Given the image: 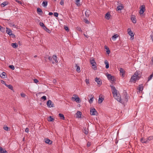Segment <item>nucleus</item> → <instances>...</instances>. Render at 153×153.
I'll return each instance as SVG.
<instances>
[{"label":"nucleus","instance_id":"obj_35","mask_svg":"<svg viewBox=\"0 0 153 153\" xmlns=\"http://www.w3.org/2000/svg\"><path fill=\"white\" fill-rule=\"evenodd\" d=\"M53 58L56 63H57L58 62V61L57 60V57L56 55H54L53 56Z\"/></svg>","mask_w":153,"mask_h":153},{"label":"nucleus","instance_id":"obj_53","mask_svg":"<svg viewBox=\"0 0 153 153\" xmlns=\"http://www.w3.org/2000/svg\"><path fill=\"white\" fill-rule=\"evenodd\" d=\"M54 16L56 17H57L58 16V13L57 12L54 13Z\"/></svg>","mask_w":153,"mask_h":153},{"label":"nucleus","instance_id":"obj_54","mask_svg":"<svg viewBox=\"0 0 153 153\" xmlns=\"http://www.w3.org/2000/svg\"><path fill=\"white\" fill-rule=\"evenodd\" d=\"M11 37L13 38H14L15 37V35L13 33L10 34V35Z\"/></svg>","mask_w":153,"mask_h":153},{"label":"nucleus","instance_id":"obj_24","mask_svg":"<svg viewBox=\"0 0 153 153\" xmlns=\"http://www.w3.org/2000/svg\"><path fill=\"white\" fill-rule=\"evenodd\" d=\"M123 100L124 101L126 102H127L128 101V95L123 96Z\"/></svg>","mask_w":153,"mask_h":153},{"label":"nucleus","instance_id":"obj_11","mask_svg":"<svg viewBox=\"0 0 153 153\" xmlns=\"http://www.w3.org/2000/svg\"><path fill=\"white\" fill-rule=\"evenodd\" d=\"M88 97H91V98L89 100V102L90 103H91L93 101L94 96L92 94H90L88 95Z\"/></svg>","mask_w":153,"mask_h":153},{"label":"nucleus","instance_id":"obj_34","mask_svg":"<svg viewBox=\"0 0 153 153\" xmlns=\"http://www.w3.org/2000/svg\"><path fill=\"white\" fill-rule=\"evenodd\" d=\"M43 29L48 33H51V31L46 27H44Z\"/></svg>","mask_w":153,"mask_h":153},{"label":"nucleus","instance_id":"obj_49","mask_svg":"<svg viewBox=\"0 0 153 153\" xmlns=\"http://www.w3.org/2000/svg\"><path fill=\"white\" fill-rule=\"evenodd\" d=\"M84 22L87 24H89V22L88 21V20L87 19H84Z\"/></svg>","mask_w":153,"mask_h":153},{"label":"nucleus","instance_id":"obj_56","mask_svg":"<svg viewBox=\"0 0 153 153\" xmlns=\"http://www.w3.org/2000/svg\"><path fill=\"white\" fill-rule=\"evenodd\" d=\"M60 4L61 5H63L64 4V0H61L60 2Z\"/></svg>","mask_w":153,"mask_h":153},{"label":"nucleus","instance_id":"obj_38","mask_svg":"<svg viewBox=\"0 0 153 153\" xmlns=\"http://www.w3.org/2000/svg\"><path fill=\"white\" fill-rule=\"evenodd\" d=\"M7 2L6 1L3 2L2 4H1V6L2 7H4L6 5H7Z\"/></svg>","mask_w":153,"mask_h":153},{"label":"nucleus","instance_id":"obj_43","mask_svg":"<svg viewBox=\"0 0 153 153\" xmlns=\"http://www.w3.org/2000/svg\"><path fill=\"white\" fill-rule=\"evenodd\" d=\"M120 73H122L123 74L122 75L123 76L124 74V73H125L124 69L122 68H120Z\"/></svg>","mask_w":153,"mask_h":153},{"label":"nucleus","instance_id":"obj_47","mask_svg":"<svg viewBox=\"0 0 153 153\" xmlns=\"http://www.w3.org/2000/svg\"><path fill=\"white\" fill-rule=\"evenodd\" d=\"M153 77V75L152 74H151L148 78V81L151 80Z\"/></svg>","mask_w":153,"mask_h":153},{"label":"nucleus","instance_id":"obj_46","mask_svg":"<svg viewBox=\"0 0 153 153\" xmlns=\"http://www.w3.org/2000/svg\"><path fill=\"white\" fill-rule=\"evenodd\" d=\"M41 100H45L47 99V98L46 96H44L42 97H41Z\"/></svg>","mask_w":153,"mask_h":153},{"label":"nucleus","instance_id":"obj_18","mask_svg":"<svg viewBox=\"0 0 153 153\" xmlns=\"http://www.w3.org/2000/svg\"><path fill=\"white\" fill-rule=\"evenodd\" d=\"M141 141L142 143H148V141L146 139H144L143 138H142L141 139Z\"/></svg>","mask_w":153,"mask_h":153},{"label":"nucleus","instance_id":"obj_45","mask_svg":"<svg viewBox=\"0 0 153 153\" xmlns=\"http://www.w3.org/2000/svg\"><path fill=\"white\" fill-rule=\"evenodd\" d=\"M80 1V0H75V1L76 2V4L77 6H79L80 5V4L78 3V2Z\"/></svg>","mask_w":153,"mask_h":153},{"label":"nucleus","instance_id":"obj_4","mask_svg":"<svg viewBox=\"0 0 153 153\" xmlns=\"http://www.w3.org/2000/svg\"><path fill=\"white\" fill-rule=\"evenodd\" d=\"M139 79L138 77H136V76L133 75L130 79V82L134 83L136 81Z\"/></svg>","mask_w":153,"mask_h":153},{"label":"nucleus","instance_id":"obj_1","mask_svg":"<svg viewBox=\"0 0 153 153\" xmlns=\"http://www.w3.org/2000/svg\"><path fill=\"white\" fill-rule=\"evenodd\" d=\"M113 97L117 101L122 103V99H121V96L120 94H117V95L114 96Z\"/></svg>","mask_w":153,"mask_h":153},{"label":"nucleus","instance_id":"obj_52","mask_svg":"<svg viewBox=\"0 0 153 153\" xmlns=\"http://www.w3.org/2000/svg\"><path fill=\"white\" fill-rule=\"evenodd\" d=\"M123 96L128 95L127 93V92L125 90H124L123 93Z\"/></svg>","mask_w":153,"mask_h":153},{"label":"nucleus","instance_id":"obj_33","mask_svg":"<svg viewBox=\"0 0 153 153\" xmlns=\"http://www.w3.org/2000/svg\"><path fill=\"white\" fill-rule=\"evenodd\" d=\"M123 7L121 6H117L116 8V10H121L123 8Z\"/></svg>","mask_w":153,"mask_h":153},{"label":"nucleus","instance_id":"obj_64","mask_svg":"<svg viewBox=\"0 0 153 153\" xmlns=\"http://www.w3.org/2000/svg\"><path fill=\"white\" fill-rule=\"evenodd\" d=\"M150 36L151 37V39H152V40L153 42V35H150Z\"/></svg>","mask_w":153,"mask_h":153},{"label":"nucleus","instance_id":"obj_41","mask_svg":"<svg viewBox=\"0 0 153 153\" xmlns=\"http://www.w3.org/2000/svg\"><path fill=\"white\" fill-rule=\"evenodd\" d=\"M96 64L92 65V68L94 70H96L97 69V66L95 65Z\"/></svg>","mask_w":153,"mask_h":153},{"label":"nucleus","instance_id":"obj_6","mask_svg":"<svg viewBox=\"0 0 153 153\" xmlns=\"http://www.w3.org/2000/svg\"><path fill=\"white\" fill-rule=\"evenodd\" d=\"M47 105L48 107L50 108L54 107V104L52 102L51 100H49L47 102Z\"/></svg>","mask_w":153,"mask_h":153},{"label":"nucleus","instance_id":"obj_14","mask_svg":"<svg viewBox=\"0 0 153 153\" xmlns=\"http://www.w3.org/2000/svg\"><path fill=\"white\" fill-rule=\"evenodd\" d=\"M110 16L111 15L110 13L109 12H108L105 14V18L107 20H109L110 18Z\"/></svg>","mask_w":153,"mask_h":153},{"label":"nucleus","instance_id":"obj_30","mask_svg":"<svg viewBox=\"0 0 153 153\" xmlns=\"http://www.w3.org/2000/svg\"><path fill=\"white\" fill-rule=\"evenodd\" d=\"M104 100L103 98H102V97H100V96H99V99L98 100V102L99 103H101L102 101L103 100Z\"/></svg>","mask_w":153,"mask_h":153},{"label":"nucleus","instance_id":"obj_16","mask_svg":"<svg viewBox=\"0 0 153 153\" xmlns=\"http://www.w3.org/2000/svg\"><path fill=\"white\" fill-rule=\"evenodd\" d=\"M6 32L7 34L10 35V34L12 33V31L10 29L7 27H6Z\"/></svg>","mask_w":153,"mask_h":153},{"label":"nucleus","instance_id":"obj_39","mask_svg":"<svg viewBox=\"0 0 153 153\" xmlns=\"http://www.w3.org/2000/svg\"><path fill=\"white\" fill-rule=\"evenodd\" d=\"M3 128L6 131H9L10 130V128L7 126H4Z\"/></svg>","mask_w":153,"mask_h":153},{"label":"nucleus","instance_id":"obj_32","mask_svg":"<svg viewBox=\"0 0 153 153\" xmlns=\"http://www.w3.org/2000/svg\"><path fill=\"white\" fill-rule=\"evenodd\" d=\"M59 116L60 117L61 119L63 120H65V117H64V115L62 114H59Z\"/></svg>","mask_w":153,"mask_h":153},{"label":"nucleus","instance_id":"obj_22","mask_svg":"<svg viewBox=\"0 0 153 153\" xmlns=\"http://www.w3.org/2000/svg\"><path fill=\"white\" fill-rule=\"evenodd\" d=\"M75 67L76 68V71L78 73H80L81 71L80 70V68L79 66H78L77 64H76Z\"/></svg>","mask_w":153,"mask_h":153},{"label":"nucleus","instance_id":"obj_57","mask_svg":"<svg viewBox=\"0 0 153 153\" xmlns=\"http://www.w3.org/2000/svg\"><path fill=\"white\" fill-rule=\"evenodd\" d=\"M91 145V142H88V143H87V146L88 147H89Z\"/></svg>","mask_w":153,"mask_h":153},{"label":"nucleus","instance_id":"obj_17","mask_svg":"<svg viewBox=\"0 0 153 153\" xmlns=\"http://www.w3.org/2000/svg\"><path fill=\"white\" fill-rule=\"evenodd\" d=\"M0 153H7V152L2 147H0Z\"/></svg>","mask_w":153,"mask_h":153},{"label":"nucleus","instance_id":"obj_25","mask_svg":"<svg viewBox=\"0 0 153 153\" xmlns=\"http://www.w3.org/2000/svg\"><path fill=\"white\" fill-rule=\"evenodd\" d=\"M11 46L13 48H17L18 45L16 43H12Z\"/></svg>","mask_w":153,"mask_h":153},{"label":"nucleus","instance_id":"obj_27","mask_svg":"<svg viewBox=\"0 0 153 153\" xmlns=\"http://www.w3.org/2000/svg\"><path fill=\"white\" fill-rule=\"evenodd\" d=\"M139 72L138 71H137L133 75L139 78L140 77L139 76Z\"/></svg>","mask_w":153,"mask_h":153},{"label":"nucleus","instance_id":"obj_40","mask_svg":"<svg viewBox=\"0 0 153 153\" xmlns=\"http://www.w3.org/2000/svg\"><path fill=\"white\" fill-rule=\"evenodd\" d=\"M1 83L4 84L6 86H12L11 85H7L5 83V82L3 80H1Z\"/></svg>","mask_w":153,"mask_h":153},{"label":"nucleus","instance_id":"obj_50","mask_svg":"<svg viewBox=\"0 0 153 153\" xmlns=\"http://www.w3.org/2000/svg\"><path fill=\"white\" fill-rule=\"evenodd\" d=\"M9 68H10L11 69H12V70H14V69H15V68H14V67L13 65H9Z\"/></svg>","mask_w":153,"mask_h":153},{"label":"nucleus","instance_id":"obj_58","mask_svg":"<svg viewBox=\"0 0 153 153\" xmlns=\"http://www.w3.org/2000/svg\"><path fill=\"white\" fill-rule=\"evenodd\" d=\"M33 81H34V82H35V83H37V82H39L38 80L36 79H33Z\"/></svg>","mask_w":153,"mask_h":153},{"label":"nucleus","instance_id":"obj_3","mask_svg":"<svg viewBox=\"0 0 153 153\" xmlns=\"http://www.w3.org/2000/svg\"><path fill=\"white\" fill-rule=\"evenodd\" d=\"M107 77L108 79L112 81V83H114L115 81L114 79V76H111L110 74H108L107 75Z\"/></svg>","mask_w":153,"mask_h":153},{"label":"nucleus","instance_id":"obj_12","mask_svg":"<svg viewBox=\"0 0 153 153\" xmlns=\"http://www.w3.org/2000/svg\"><path fill=\"white\" fill-rule=\"evenodd\" d=\"M45 140L46 143L49 145L51 144L52 143V141L48 138L45 139Z\"/></svg>","mask_w":153,"mask_h":153},{"label":"nucleus","instance_id":"obj_44","mask_svg":"<svg viewBox=\"0 0 153 153\" xmlns=\"http://www.w3.org/2000/svg\"><path fill=\"white\" fill-rule=\"evenodd\" d=\"M76 30L81 32H82V30H81V28L79 27H77L76 28Z\"/></svg>","mask_w":153,"mask_h":153},{"label":"nucleus","instance_id":"obj_10","mask_svg":"<svg viewBox=\"0 0 153 153\" xmlns=\"http://www.w3.org/2000/svg\"><path fill=\"white\" fill-rule=\"evenodd\" d=\"M71 100L72 101H75L76 102L78 103L80 101V99L78 97H76V98H75V97H72L71 98Z\"/></svg>","mask_w":153,"mask_h":153},{"label":"nucleus","instance_id":"obj_13","mask_svg":"<svg viewBox=\"0 0 153 153\" xmlns=\"http://www.w3.org/2000/svg\"><path fill=\"white\" fill-rule=\"evenodd\" d=\"M131 20L132 22L134 23H136L137 22L135 17L134 15H131Z\"/></svg>","mask_w":153,"mask_h":153},{"label":"nucleus","instance_id":"obj_2","mask_svg":"<svg viewBox=\"0 0 153 153\" xmlns=\"http://www.w3.org/2000/svg\"><path fill=\"white\" fill-rule=\"evenodd\" d=\"M112 92L113 96L117 94H119V92H118L117 90L116 89L115 87H111Z\"/></svg>","mask_w":153,"mask_h":153},{"label":"nucleus","instance_id":"obj_60","mask_svg":"<svg viewBox=\"0 0 153 153\" xmlns=\"http://www.w3.org/2000/svg\"><path fill=\"white\" fill-rule=\"evenodd\" d=\"M21 95L22 97H24L25 96V94L22 93L21 94Z\"/></svg>","mask_w":153,"mask_h":153},{"label":"nucleus","instance_id":"obj_31","mask_svg":"<svg viewBox=\"0 0 153 153\" xmlns=\"http://www.w3.org/2000/svg\"><path fill=\"white\" fill-rule=\"evenodd\" d=\"M76 114L77 116L78 117L80 118L81 117V116L82 114V113L80 111H78L77 112Z\"/></svg>","mask_w":153,"mask_h":153},{"label":"nucleus","instance_id":"obj_28","mask_svg":"<svg viewBox=\"0 0 153 153\" xmlns=\"http://www.w3.org/2000/svg\"><path fill=\"white\" fill-rule=\"evenodd\" d=\"M48 4V1H44L42 3V5L43 7H46Z\"/></svg>","mask_w":153,"mask_h":153},{"label":"nucleus","instance_id":"obj_20","mask_svg":"<svg viewBox=\"0 0 153 153\" xmlns=\"http://www.w3.org/2000/svg\"><path fill=\"white\" fill-rule=\"evenodd\" d=\"M90 14V12L89 10H87L86 11L85 14V16L87 17H88Z\"/></svg>","mask_w":153,"mask_h":153},{"label":"nucleus","instance_id":"obj_36","mask_svg":"<svg viewBox=\"0 0 153 153\" xmlns=\"http://www.w3.org/2000/svg\"><path fill=\"white\" fill-rule=\"evenodd\" d=\"M147 140L148 141V143L150 141L153 139V136H151L147 138Z\"/></svg>","mask_w":153,"mask_h":153},{"label":"nucleus","instance_id":"obj_7","mask_svg":"<svg viewBox=\"0 0 153 153\" xmlns=\"http://www.w3.org/2000/svg\"><path fill=\"white\" fill-rule=\"evenodd\" d=\"M140 10L139 13L140 14H142L145 10V6L144 5H142L140 7Z\"/></svg>","mask_w":153,"mask_h":153},{"label":"nucleus","instance_id":"obj_8","mask_svg":"<svg viewBox=\"0 0 153 153\" xmlns=\"http://www.w3.org/2000/svg\"><path fill=\"white\" fill-rule=\"evenodd\" d=\"M90 112L91 114L93 115H96V114L97 113L96 109L94 108L90 110Z\"/></svg>","mask_w":153,"mask_h":153},{"label":"nucleus","instance_id":"obj_51","mask_svg":"<svg viewBox=\"0 0 153 153\" xmlns=\"http://www.w3.org/2000/svg\"><path fill=\"white\" fill-rule=\"evenodd\" d=\"M0 30L2 32H4L5 30V28L1 27V29Z\"/></svg>","mask_w":153,"mask_h":153},{"label":"nucleus","instance_id":"obj_5","mask_svg":"<svg viewBox=\"0 0 153 153\" xmlns=\"http://www.w3.org/2000/svg\"><path fill=\"white\" fill-rule=\"evenodd\" d=\"M128 34L131 36L130 39H134V34L130 28H128L127 30Z\"/></svg>","mask_w":153,"mask_h":153},{"label":"nucleus","instance_id":"obj_37","mask_svg":"<svg viewBox=\"0 0 153 153\" xmlns=\"http://www.w3.org/2000/svg\"><path fill=\"white\" fill-rule=\"evenodd\" d=\"M54 120V119L52 118L51 116H50L48 118V121H53Z\"/></svg>","mask_w":153,"mask_h":153},{"label":"nucleus","instance_id":"obj_15","mask_svg":"<svg viewBox=\"0 0 153 153\" xmlns=\"http://www.w3.org/2000/svg\"><path fill=\"white\" fill-rule=\"evenodd\" d=\"M0 76L3 78H5L7 77L6 73L4 72H3L0 75Z\"/></svg>","mask_w":153,"mask_h":153},{"label":"nucleus","instance_id":"obj_29","mask_svg":"<svg viewBox=\"0 0 153 153\" xmlns=\"http://www.w3.org/2000/svg\"><path fill=\"white\" fill-rule=\"evenodd\" d=\"M118 36L119 35L118 34H116L113 36L112 37V39L113 40H115Z\"/></svg>","mask_w":153,"mask_h":153},{"label":"nucleus","instance_id":"obj_48","mask_svg":"<svg viewBox=\"0 0 153 153\" xmlns=\"http://www.w3.org/2000/svg\"><path fill=\"white\" fill-rule=\"evenodd\" d=\"M40 25L42 27L44 28L45 27L44 25V24L42 22H40L39 23Z\"/></svg>","mask_w":153,"mask_h":153},{"label":"nucleus","instance_id":"obj_19","mask_svg":"<svg viewBox=\"0 0 153 153\" xmlns=\"http://www.w3.org/2000/svg\"><path fill=\"white\" fill-rule=\"evenodd\" d=\"M37 11L39 15H42V14L43 13L42 10L39 8H37Z\"/></svg>","mask_w":153,"mask_h":153},{"label":"nucleus","instance_id":"obj_55","mask_svg":"<svg viewBox=\"0 0 153 153\" xmlns=\"http://www.w3.org/2000/svg\"><path fill=\"white\" fill-rule=\"evenodd\" d=\"M65 29L67 31H69L68 27L65 26Z\"/></svg>","mask_w":153,"mask_h":153},{"label":"nucleus","instance_id":"obj_61","mask_svg":"<svg viewBox=\"0 0 153 153\" xmlns=\"http://www.w3.org/2000/svg\"><path fill=\"white\" fill-rule=\"evenodd\" d=\"M16 2H17L19 4H22V2L20 1H19L18 0H16Z\"/></svg>","mask_w":153,"mask_h":153},{"label":"nucleus","instance_id":"obj_26","mask_svg":"<svg viewBox=\"0 0 153 153\" xmlns=\"http://www.w3.org/2000/svg\"><path fill=\"white\" fill-rule=\"evenodd\" d=\"M143 87H139L137 88V89L138 90V91H137V92H139V93H142L143 89Z\"/></svg>","mask_w":153,"mask_h":153},{"label":"nucleus","instance_id":"obj_42","mask_svg":"<svg viewBox=\"0 0 153 153\" xmlns=\"http://www.w3.org/2000/svg\"><path fill=\"white\" fill-rule=\"evenodd\" d=\"M83 132L86 134H88V129H86V128H85L84 129V131H83Z\"/></svg>","mask_w":153,"mask_h":153},{"label":"nucleus","instance_id":"obj_23","mask_svg":"<svg viewBox=\"0 0 153 153\" xmlns=\"http://www.w3.org/2000/svg\"><path fill=\"white\" fill-rule=\"evenodd\" d=\"M104 63L105 65V68L106 69L108 68L109 67V64L108 62L107 61L105 60L104 62Z\"/></svg>","mask_w":153,"mask_h":153},{"label":"nucleus","instance_id":"obj_63","mask_svg":"<svg viewBox=\"0 0 153 153\" xmlns=\"http://www.w3.org/2000/svg\"><path fill=\"white\" fill-rule=\"evenodd\" d=\"M85 82H86V83H87V85H88L87 84L88 83H89V80L87 79H85Z\"/></svg>","mask_w":153,"mask_h":153},{"label":"nucleus","instance_id":"obj_21","mask_svg":"<svg viewBox=\"0 0 153 153\" xmlns=\"http://www.w3.org/2000/svg\"><path fill=\"white\" fill-rule=\"evenodd\" d=\"M90 63L91 64H96V62H95L94 59L93 58H91L90 59Z\"/></svg>","mask_w":153,"mask_h":153},{"label":"nucleus","instance_id":"obj_62","mask_svg":"<svg viewBox=\"0 0 153 153\" xmlns=\"http://www.w3.org/2000/svg\"><path fill=\"white\" fill-rule=\"evenodd\" d=\"M8 88L12 90L13 91H14V90L13 89V87H8Z\"/></svg>","mask_w":153,"mask_h":153},{"label":"nucleus","instance_id":"obj_59","mask_svg":"<svg viewBox=\"0 0 153 153\" xmlns=\"http://www.w3.org/2000/svg\"><path fill=\"white\" fill-rule=\"evenodd\" d=\"M29 128H25V131L28 133L29 132Z\"/></svg>","mask_w":153,"mask_h":153},{"label":"nucleus","instance_id":"obj_9","mask_svg":"<svg viewBox=\"0 0 153 153\" xmlns=\"http://www.w3.org/2000/svg\"><path fill=\"white\" fill-rule=\"evenodd\" d=\"M95 81L99 85H101L102 84V82L101 79L100 78L96 77L95 78Z\"/></svg>","mask_w":153,"mask_h":153}]
</instances>
